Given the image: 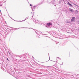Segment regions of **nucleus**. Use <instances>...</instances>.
I'll return each mask as SVG.
<instances>
[{"instance_id": "f257e3e1", "label": "nucleus", "mask_w": 79, "mask_h": 79, "mask_svg": "<svg viewBox=\"0 0 79 79\" xmlns=\"http://www.w3.org/2000/svg\"><path fill=\"white\" fill-rule=\"evenodd\" d=\"M71 21L72 23L75 21V17H73L71 20Z\"/></svg>"}, {"instance_id": "f03ea898", "label": "nucleus", "mask_w": 79, "mask_h": 79, "mask_svg": "<svg viewBox=\"0 0 79 79\" xmlns=\"http://www.w3.org/2000/svg\"><path fill=\"white\" fill-rule=\"evenodd\" d=\"M68 5H69V6H72V5L71 4V3H69V2H68Z\"/></svg>"}, {"instance_id": "7ed1b4c3", "label": "nucleus", "mask_w": 79, "mask_h": 79, "mask_svg": "<svg viewBox=\"0 0 79 79\" xmlns=\"http://www.w3.org/2000/svg\"><path fill=\"white\" fill-rule=\"evenodd\" d=\"M69 11H71V12L73 11V9H69Z\"/></svg>"}, {"instance_id": "20e7f679", "label": "nucleus", "mask_w": 79, "mask_h": 79, "mask_svg": "<svg viewBox=\"0 0 79 79\" xmlns=\"http://www.w3.org/2000/svg\"><path fill=\"white\" fill-rule=\"evenodd\" d=\"M48 26H50V25H52V23H47Z\"/></svg>"}, {"instance_id": "39448f33", "label": "nucleus", "mask_w": 79, "mask_h": 79, "mask_svg": "<svg viewBox=\"0 0 79 79\" xmlns=\"http://www.w3.org/2000/svg\"><path fill=\"white\" fill-rule=\"evenodd\" d=\"M74 4V5H75V6H78V5H76L75 4Z\"/></svg>"}, {"instance_id": "423d86ee", "label": "nucleus", "mask_w": 79, "mask_h": 79, "mask_svg": "<svg viewBox=\"0 0 79 79\" xmlns=\"http://www.w3.org/2000/svg\"><path fill=\"white\" fill-rule=\"evenodd\" d=\"M30 6H32V5L31 4H30Z\"/></svg>"}, {"instance_id": "0eeeda50", "label": "nucleus", "mask_w": 79, "mask_h": 79, "mask_svg": "<svg viewBox=\"0 0 79 79\" xmlns=\"http://www.w3.org/2000/svg\"><path fill=\"white\" fill-rule=\"evenodd\" d=\"M6 59H7V60H8V61H9V60H8V59L7 58H6Z\"/></svg>"}, {"instance_id": "6e6552de", "label": "nucleus", "mask_w": 79, "mask_h": 79, "mask_svg": "<svg viewBox=\"0 0 79 79\" xmlns=\"http://www.w3.org/2000/svg\"><path fill=\"white\" fill-rule=\"evenodd\" d=\"M67 23H70V22H67Z\"/></svg>"}, {"instance_id": "1a4fd4ad", "label": "nucleus", "mask_w": 79, "mask_h": 79, "mask_svg": "<svg viewBox=\"0 0 79 79\" xmlns=\"http://www.w3.org/2000/svg\"><path fill=\"white\" fill-rule=\"evenodd\" d=\"M0 12H1V10H0Z\"/></svg>"}, {"instance_id": "9d476101", "label": "nucleus", "mask_w": 79, "mask_h": 79, "mask_svg": "<svg viewBox=\"0 0 79 79\" xmlns=\"http://www.w3.org/2000/svg\"><path fill=\"white\" fill-rule=\"evenodd\" d=\"M25 20H23V21H25Z\"/></svg>"}, {"instance_id": "9b49d317", "label": "nucleus", "mask_w": 79, "mask_h": 79, "mask_svg": "<svg viewBox=\"0 0 79 79\" xmlns=\"http://www.w3.org/2000/svg\"><path fill=\"white\" fill-rule=\"evenodd\" d=\"M31 13H32V12H31Z\"/></svg>"}]
</instances>
